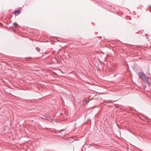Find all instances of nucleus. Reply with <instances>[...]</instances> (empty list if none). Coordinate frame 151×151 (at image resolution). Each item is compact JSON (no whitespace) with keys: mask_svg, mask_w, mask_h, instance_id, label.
Here are the masks:
<instances>
[{"mask_svg":"<svg viewBox=\"0 0 151 151\" xmlns=\"http://www.w3.org/2000/svg\"><path fill=\"white\" fill-rule=\"evenodd\" d=\"M138 75L139 77L145 82L147 85H150V83L148 81V78L146 77L145 74L142 72H139L138 73Z\"/></svg>","mask_w":151,"mask_h":151,"instance_id":"f257e3e1","label":"nucleus"},{"mask_svg":"<svg viewBox=\"0 0 151 151\" xmlns=\"http://www.w3.org/2000/svg\"><path fill=\"white\" fill-rule=\"evenodd\" d=\"M20 11L19 10H16V11H15L14 12V14H19L20 13Z\"/></svg>","mask_w":151,"mask_h":151,"instance_id":"f03ea898","label":"nucleus"},{"mask_svg":"<svg viewBox=\"0 0 151 151\" xmlns=\"http://www.w3.org/2000/svg\"><path fill=\"white\" fill-rule=\"evenodd\" d=\"M13 25H14V26H15V27H17V26H18V24H17V23H14L13 24Z\"/></svg>","mask_w":151,"mask_h":151,"instance_id":"7ed1b4c3","label":"nucleus"},{"mask_svg":"<svg viewBox=\"0 0 151 151\" xmlns=\"http://www.w3.org/2000/svg\"><path fill=\"white\" fill-rule=\"evenodd\" d=\"M87 100H87V99H85L83 101V102H84V101L85 102H86V104H87Z\"/></svg>","mask_w":151,"mask_h":151,"instance_id":"20e7f679","label":"nucleus"}]
</instances>
